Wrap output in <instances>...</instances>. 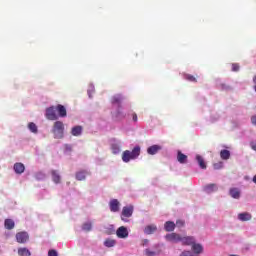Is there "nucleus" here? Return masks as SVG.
I'll list each match as a JSON object with an SVG mask.
<instances>
[{
  "label": "nucleus",
  "mask_w": 256,
  "mask_h": 256,
  "mask_svg": "<svg viewBox=\"0 0 256 256\" xmlns=\"http://www.w3.org/2000/svg\"><path fill=\"white\" fill-rule=\"evenodd\" d=\"M141 155V147L136 146L132 151L126 150L122 153V161L124 163H129L133 159H137Z\"/></svg>",
  "instance_id": "obj_1"
},
{
  "label": "nucleus",
  "mask_w": 256,
  "mask_h": 256,
  "mask_svg": "<svg viewBox=\"0 0 256 256\" xmlns=\"http://www.w3.org/2000/svg\"><path fill=\"white\" fill-rule=\"evenodd\" d=\"M52 133L54 135V139H63V137H65V124H63L62 121L54 122Z\"/></svg>",
  "instance_id": "obj_2"
},
{
  "label": "nucleus",
  "mask_w": 256,
  "mask_h": 256,
  "mask_svg": "<svg viewBox=\"0 0 256 256\" xmlns=\"http://www.w3.org/2000/svg\"><path fill=\"white\" fill-rule=\"evenodd\" d=\"M46 119H48V121H57V119H59V116H57V108L54 106L47 108Z\"/></svg>",
  "instance_id": "obj_3"
},
{
  "label": "nucleus",
  "mask_w": 256,
  "mask_h": 256,
  "mask_svg": "<svg viewBox=\"0 0 256 256\" xmlns=\"http://www.w3.org/2000/svg\"><path fill=\"white\" fill-rule=\"evenodd\" d=\"M133 205H129V206H125L122 209V215H121V219L122 221H125L126 219H129V217H132L133 215Z\"/></svg>",
  "instance_id": "obj_4"
},
{
  "label": "nucleus",
  "mask_w": 256,
  "mask_h": 256,
  "mask_svg": "<svg viewBox=\"0 0 256 256\" xmlns=\"http://www.w3.org/2000/svg\"><path fill=\"white\" fill-rule=\"evenodd\" d=\"M17 243L25 244L29 241V234L25 231L16 233Z\"/></svg>",
  "instance_id": "obj_5"
},
{
  "label": "nucleus",
  "mask_w": 256,
  "mask_h": 256,
  "mask_svg": "<svg viewBox=\"0 0 256 256\" xmlns=\"http://www.w3.org/2000/svg\"><path fill=\"white\" fill-rule=\"evenodd\" d=\"M116 235L119 239H127L129 237V231L125 226H121L117 229Z\"/></svg>",
  "instance_id": "obj_6"
},
{
  "label": "nucleus",
  "mask_w": 256,
  "mask_h": 256,
  "mask_svg": "<svg viewBox=\"0 0 256 256\" xmlns=\"http://www.w3.org/2000/svg\"><path fill=\"white\" fill-rule=\"evenodd\" d=\"M165 237L166 240L170 241L171 243H179L181 241V235L177 233L167 234Z\"/></svg>",
  "instance_id": "obj_7"
},
{
  "label": "nucleus",
  "mask_w": 256,
  "mask_h": 256,
  "mask_svg": "<svg viewBox=\"0 0 256 256\" xmlns=\"http://www.w3.org/2000/svg\"><path fill=\"white\" fill-rule=\"evenodd\" d=\"M119 206H120V203H119V200L117 199H112L109 203L110 211L112 213H117V211H119Z\"/></svg>",
  "instance_id": "obj_8"
},
{
  "label": "nucleus",
  "mask_w": 256,
  "mask_h": 256,
  "mask_svg": "<svg viewBox=\"0 0 256 256\" xmlns=\"http://www.w3.org/2000/svg\"><path fill=\"white\" fill-rule=\"evenodd\" d=\"M14 171L17 175H21V174L25 173V165L21 162L15 163Z\"/></svg>",
  "instance_id": "obj_9"
},
{
  "label": "nucleus",
  "mask_w": 256,
  "mask_h": 256,
  "mask_svg": "<svg viewBox=\"0 0 256 256\" xmlns=\"http://www.w3.org/2000/svg\"><path fill=\"white\" fill-rule=\"evenodd\" d=\"M180 241H181L182 245H193V243H195V237L184 236V237H181Z\"/></svg>",
  "instance_id": "obj_10"
},
{
  "label": "nucleus",
  "mask_w": 256,
  "mask_h": 256,
  "mask_svg": "<svg viewBox=\"0 0 256 256\" xmlns=\"http://www.w3.org/2000/svg\"><path fill=\"white\" fill-rule=\"evenodd\" d=\"M159 151H161V146H159V145H152V146L148 147V149H147L148 155H157V153H159Z\"/></svg>",
  "instance_id": "obj_11"
},
{
  "label": "nucleus",
  "mask_w": 256,
  "mask_h": 256,
  "mask_svg": "<svg viewBox=\"0 0 256 256\" xmlns=\"http://www.w3.org/2000/svg\"><path fill=\"white\" fill-rule=\"evenodd\" d=\"M83 133V126H74L71 129V135H73V137H79L81 134Z\"/></svg>",
  "instance_id": "obj_12"
},
{
  "label": "nucleus",
  "mask_w": 256,
  "mask_h": 256,
  "mask_svg": "<svg viewBox=\"0 0 256 256\" xmlns=\"http://www.w3.org/2000/svg\"><path fill=\"white\" fill-rule=\"evenodd\" d=\"M56 111H58L59 117H67V109L65 108V106L58 104L56 106Z\"/></svg>",
  "instance_id": "obj_13"
},
{
  "label": "nucleus",
  "mask_w": 256,
  "mask_h": 256,
  "mask_svg": "<svg viewBox=\"0 0 256 256\" xmlns=\"http://www.w3.org/2000/svg\"><path fill=\"white\" fill-rule=\"evenodd\" d=\"M157 231V226L155 224L148 225L144 228L145 235H153Z\"/></svg>",
  "instance_id": "obj_14"
},
{
  "label": "nucleus",
  "mask_w": 256,
  "mask_h": 256,
  "mask_svg": "<svg viewBox=\"0 0 256 256\" xmlns=\"http://www.w3.org/2000/svg\"><path fill=\"white\" fill-rule=\"evenodd\" d=\"M87 175H89V172L85 170L78 171L76 172V179L77 181H85V179L87 178Z\"/></svg>",
  "instance_id": "obj_15"
},
{
  "label": "nucleus",
  "mask_w": 256,
  "mask_h": 256,
  "mask_svg": "<svg viewBox=\"0 0 256 256\" xmlns=\"http://www.w3.org/2000/svg\"><path fill=\"white\" fill-rule=\"evenodd\" d=\"M4 227L5 229H8V231H11V229H15V221L13 219H5L4 221Z\"/></svg>",
  "instance_id": "obj_16"
},
{
  "label": "nucleus",
  "mask_w": 256,
  "mask_h": 256,
  "mask_svg": "<svg viewBox=\"0 0 256 256\" xmlns=\"http://www.w3.org/2000/svg\"><path fill=\"white\" fill-rule=\"evenodd\" d=\"M175 227H176V225H175V222H173V221H167L164 224V229L168 233H170L171 231H175Z\"/></svg>",
  "instance_id": "obj_17"
},
{
  "label": "nucleus",
  "mask_w": 256,
  "mask_h": 256,
  "mask_svg": "<svg viewBox=\"0 0 256 256\" xmlns=\"http://www.w3.org/2000/svg\"><path fill=\"white\" fill-rule=\"evenodd\" d=\"M196 161L201 169H207V164L205 163L203 156L196 155Z\"/></svg>",
  "instance_id": "obj_18"
},
{
  "label": "nucleus",
  "mask_w": 256,
  "mask_h": 256,
  "mask_svg": "<svg viewBox=\"0 0 256 256\" xmlns=\"http://www.w3.org/2000/svg\"><path fill=\"white\" fill-rule=\"evenodd\" d=\"M51 175H52V181H54V183H56V185L61 183V176L59 175L57 170H52Z\"/></svg>",
  "instance_id": "obj_19"
},
{
  "label": "nucleus",
  "mask_w": 256,
  "mask_h": 256,
  "mask_svg": "<svg viewBox=\"0 0 256 256\" xmlns=\"http://www.w3.org/2000/svg\"><path fill=\"white\" fill-rule=\"evenodd\" d=\"M192 251H194V253L196 255H199L201 253H203V246L201 244H196L195 242L192 244Z\"/></svg>",
  "instance_id": "obj_20"
},
{
  "label": "nucleus",
  "mask_w": 256,
  "mask_h": 256,
  "mask_svg": "<svg viewBox=\"0 0 256 256\" xmlns=\"http://www.w3.org/2000/svg\"><path fill=\"white\" fill-rule=\"evenodd\" d=\"M177 161L178 163H181V164L187 163V155L183 154L181 151H178Z\"/></svg>",
  "instance_id": "obj_21"
},
{
  "label": "nucleus",
  "mask_w": 256,
  "mask_h": 256,
  "mask_svg": "<svg viewBox=\"0 0 256 256\" xmlns=\"http://www.w3.org/2000/svg\"><path fill=\"white\" fill-rule=\"evenodd\" d=\"M251 214H249V212H244V213H240L238 214V219L240 221H251Z\"/></svg>",
  "instance_id": "obj_22"
},
{
  "label": "nucleus",
  "mask_w": 256,
  "mask_h": 256,
  "mask_svg": "<svg viewBox=\"0 0 256 256\" xmlns=\"http://www.w3.org/2000/svg\"><path fill=\"white\" fill-rule=\"evenodd\" d=\"M230 196L233 199H239L241 197V192L237 188H231L230 189Z\"/></svg>",
  "instance_id": "obj_23"
},
{
  "label": "nucleus",
  "mask_w": 256,
  "mask_h": 256,
  "mask_svg": "<svg viewBox=\"0 0 256 256\" xmlns=\"http://www.w3.org/2000/svg\"><path fill=\"white\" fill-rule=\"evenodd\" d=\"M220 157L224 161H227L231 157V152L229 150H221L220 151Z\"/></svg>",
  "instance_id": "obj_24"
},
{
  "label": "nucleus",
  "mask_w": 256,
  "mask_h": 256,
  "mask_svg": "<svg viewBox=\"0 0 256 256\" xmlns=\"http://www.w3.org/2000/svg\"><path fill=\"white\" fill-rule=\"evenodd\" d=\"M18 255L19 256H31V251L29 249L22 247L18 248Z\"/></svg>",
  "instance_id": "obj_25"
},
{
  "label": "nucleus",
  "mask_w": 256,
  "mask_h": 256,
  "mask_svg": "<svg viewBox=\"0 0 256 256\" xmlns=\"http://www.w3.org/2000/svg\"><path fill=\"white\" fill-rule=\"evenodd\" d=\"M206 193H213V191H217V184H208L204 187Z\"/></svg>",
  "instance_id": "obj_26"
},
{
  "label": "nucleus",
  "mask_w": 256,
  "mask_h": 256,
  "mask_svg": "<svg viewBox=\"0 0 256 256\" xmlns=\"http://www.w3.org/2000/svg\"><path fill=\"white\" fill-rule=\"evenodd\" d=\"M93 229V224L91 222H86L82 225V230L89 232Z\"/></svg>",
  "instance_id": "obj_27"
},
{
  "label": "nucleus",
  "mask_w": 256,
  "mask_h": 256,
  "mask_svg": "<svg viewBox=\"0 0 256 256\" xmlns=\"http://www.w3.org/2000/svg\"><path fill=\"white\" fill-rule=\"evenodd\" d=\"M123 101V97L121 95H116L112 98V104H120Z\"/></svg>",
  "instance_id": "obj_28"
},
{
  "label": "nucleus",
  "mask_w": 256,
  "mask_h": 256,
  "mask_svg": "<svg viewBox=\"0 0 256 256\" xmlns=\"http://www.w3.org/2000/svg\"><path fill=\"white\" fill-rule=\"evenodd\" d=\"M115 240H113V239H106L105 241H104V245H105V247H115Z\"/></svg>",
  "instance_id": "obj_29"
},
{
  "label": "nucleus",
  "mask_w": 256,
  "mask_h": 256,
  "mask_svg": "<svg viewBox=\"0 0 256 256\" xmlns=\"http://www.w3.org/2000/svg\"><path fill=\"white\" fill-rule=\"evenodd\" d=\"M111 150L114 155H117L121 149L119 148V144H112Z\"/></svg>",
  "instance_id": "obj_30"
},
{
  "label": "nucleus",
  "mask_w": 256,
  "mask_h": 256,
  "mask_svg": "<svg viewBox=\"0 0 256 256\" xmlns=\"http://www.w3.org/2000/svg\"><path fill=\"white\" fill-rule=\"evenodd\" d=\"M185 79H186V81H190L192 83H197V78H195V76H193L191 74H186Z\"/></svg>",
  "instance_id": "obj_31"
},
{
  "label": "nucleus",
  "mask_w": 256,
  "mask_h": 256,
  "mask_svg": "<svg viewBox=\"0 0 256 256\" xmlns=\"http://www.w3.org/2000/svg\"><path fill=\"white\" fill-rule=\"evenodd\" d=\"M28 128L30 129V131H31L32 133H37V131H38L37 125H36L35 123H33V122H30V123L28 124Z\"/></svg>",
  "instance_id": "obj_32"
},
{
  "label": "nucleus",
  "mask_w": 256,
  "mask_h": 256,
  "mask_svg": "<svg viewBox=\"0 0 256 256\" xmlns=\"http://www.w3.org/2000/svg\"><path fill=\"white\" fill-rule=\"evenodd\" d=\"M214 169H223V162H218L213 165Z\"/></svg>",
  "instance_id": "obj_33"
},
{
  "label": "nucleus",
  "mask_w": 256,
  "mask_h": 256,
  "mask_svg": "<svg viewBox=\"0 0 256 256\" xmlns=\"http://www.w3.org/2000/svg\"><path fill=\"white\" fill-rule=\"evenodd\" d=\"M48 256H59V254L57 253V250L52 249L48 251Z\"/></svg>",
  "instance_id": "obj_34"
},
{
  "label": "nucleus",
  "mask_w": 256,
  "mask_h": 256,
  "mask_svg": "<svg viewBox=\"0 0 256 256\" xmlns=\"http://www.w3.org/2000/svg\"><path fill=\"white\" fill-rule=\"evenodd\" d=\"M145 255H146V256H155L156 253H155V251H151V250H149V249H146V250H145Z\"/></svg>",
  "instance_id": "obj_35"
},
{
  "label": "nucleus",
  "mask_w": 256,
  "mask_h": 256,
  "mask_svg": "<svg viewBox=\"0 0 256 256\" xmlns=\"http://www.w3.org/2000/svg\"><path fill=\"white\" fill-rule=\"evenodd\" d=\"M239 69H240L239 64H237V63L232 64V71L237 72V71H239Z\"/></svg>",
  "instance_id": "obj_36"
},
{
  "label": "nucleus",
  "mask_w": 256,
  "mask_h": 256,
  "mask_svg": "<svg viewBox=\"0 0 256 256\" xmlns=\"http://www.w3.org/2000/svg\"><path fill=\"white\" fill-rule=\"evenodd\" d=\"M180 256H194L193 252L191 251H183Z\"/></svg>",
  "instance_id": "obj_37"
},
{
  "label": "nucleus",
  "mask_w": 256,
  "mask_h": 256,
  "mask_svg": "<svg viewBox=\"0 0 256 256\" xmlns=\"http://www.w3.org/2000/svg\"><path fill=\"white\" fill-rule=\"evenodd\" d=\"M176 225H177V227H183V226L185 225V221H183V220H177V221H176Z\"/></svg>",
  "instance_id": "obj_38"
},
{
  "label": "nucleus",
  "mask_w": 256,
  "mask_h": 256,
  "mask_svg": "<svg viewBox=\"0 0 256 256\" xmlns=\"http://www.w3.org/2000/svg\"><path fill=\"white\" fill-rule=\"evenodd\" d=\"M142 247H145V245H149V239L142 240Z\"/></svg>",
  "instance_id": "obj_39"
},
{
  "label": "nucleus",
  "mask_w": 256,
  "mask_h": 256,
  "mask_svg": "<svg viewBox=\"0 0 256 256\" xmlns=\"http://www.w3.org/2000/svg\"><path fill=\"white\" fill-rule=\"evenodd\" d=\"M251 123L252 125H256V115L251 117Z\"/></svg>",
  "instance_id": "obj_40"
},
{
  "label": "nucleus",
  "mask_w": 256,
  "mask_h": 256,
  "mask_svg": "<svg viewBox=\"0 0 256 256\" xmlns=\"http://www.w3.org/2000/svg\"><path fill=\"white\" fill-rule=\"evenodd\" d=\"M132 120L137 123V114L136 113H133L132 114Z\"/></svg>",
  "instance_id": "obj_41"
},
{
  "label": "nucleus",
  "mask_w": 256,
  "mask_h": 256,
  "mask_svg": "<svg viewBox=\"0 0 256 256\" xmlns=\"http://www.w3.org/2000/svg\"><path fill=\"white\" fill-rule=\"evenodd\" d=\"M251 148L253 149V151H256V143L254 142H251Z\"/></svg>",
  "instance_id": "obj_42"
},
{
  "label": "nucleus",
  "mask_w": 256,
  "mask_h": 256,
  "mask_svg": "<svg viewBox=\"0 0 256 256\" xmlns=\"http://www.w3.org/2000/svg\"><path fill=\"white\" fill-rule=\"evenodd\" d=\"M252 181H253V183H255V185H256V175L253 177Z\"/></svg>",
  "instance_id": "obj_43"
},
{
  "label": "nucleus",
  "mask_w": 256,
  "mask_h": 256,
  "mask_svg": "<svg viewBox=\"0 0 256 256\" xmlns=\"http://www.w3.org/2000/svg\"><path fill=\"white\" fill-rule=\"evenodd\" d=\"M253 82H254L255 85H256V75H255L254 78H253Z\"/></svg>",
  "instance_id": "obj_44"
},
{
  "label": "nucleus",
  "mask_w": 256,
  "mask_h": 256,
  "mask_svg": "<svg viewBox=\"0 0 256 256\" xmlns=\"http://www.w3.org/2000/svg\"><path fill=\"white\" fill-rule=\"evenodd\" d=\"M40 175H42V177H45L43 174H40Z\"/></svg>",
  "instance_id": "obj_45"
}]
</instances>
